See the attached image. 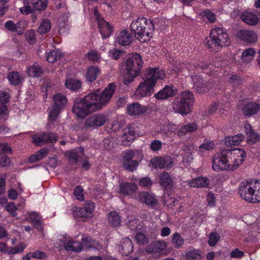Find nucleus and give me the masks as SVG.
<instances>
[{
	"label": "nucleus",
	"mask_w": 260,
	"mask_h": 260,
	"mask_svg": "<svg viewBox=\"0 0 260 260\" xmlns=\"http://www.w3.org/2000/svg\"><path fill=\"white\" fill-rule=\"evenodd\" d=\"M115 89L114 83H110L100 93H90L81 99H76L72 108L78 117L83 118L88 114L102 108L109 102Z\"/></svg>",
	"instance_id": "f257e3e1"
},
{
	"label": "nucleus",
	"mask_w": 260,
	"mask_h": 260,
	"mask_svg": "<svg viewBox=\"0 0 260 260\" xmlns=\"http://www.w3.org/2000/svg\"><path fill=\"white\" fill-rule=\"evenodd\" d=\"M246 156L242 149H221L213 158L212 168L216 172L235 170Z\"/></svg>",
	"instance_id": "f03ea898"
},
{
	"label": "nucleus",
	"mask_w": 260,
	"mask_h": 260,
	"mask_svg": "<svg viewBox=\"0 0 260 260\" xmlns=\"http://www.w3.org/2000/svg\"><path fill=\"white\" fill-rule=\"evenodd\" d=\"M165 77L164 70L159 68L148 69L143 77L144 81L141 82L135 92L138 98L150 95L154 92L153 87L157 79H162Z\"/></svg>",
	"instance_id": "7ed1b4c3"
},
{
	"label": "nucleus",
	"mask_w": 260,
	"mask_h": 260,
	"mask_svg": "<svg viewBox=\"0 0 260 260\" xmlns=\"http://www.w3.org/2000/svg\"><path fill=\"white\" fill-rule=\"evenodd\" d=\"M131 28L135 35H137V38L139 41L146 42L151 37L154 27L151 20L141 17L132 22Z\"/></svg>",
	"instance_id": "20e7f679"
},
{
	"label": "nucleus",
	"mask_w": 260,
	"mask_h": 260,
	"mask_svg": "<svg viewBox=\"0 0 260 260\" xmlns=\"http://www.w3.org/2000/svg\"><path fill=\"white\" fill-rule=\"evenodd\" d=\"M194 103L193 93L190 91L182 92L173 102V109L176 113L182 115L190 112L191 107Z\"/></svg>",
	"instance_id": "39448f33"
},
{
	"label": "nucleus",
	"mask_w": 260,
	"mask_h": 260,
	"mask_svg": "<svg viewBox=\"0 0 260 260\" xmlns=\"http://www.w3.org/2000/svg\"><path fill=\"white\" fill-rule=\"evenodd\" d=\"M230 40L229 35L222 28H216L212 29L210 34V40L206 43L209 49L213 47H223L229 46Z\"/></svg>",
	"instance_id": "423d86ee"
},
{
	"label": "nucleus",
	"mask_w": 260,
	"mask_h": 260,
	"mask_svg": "<svg viewBox=\"0 0 260 260\" xmlns=\"http://www.w3.org/2000/svg\"><path fill=\"white\" fill-rule=\"evenodd\" d=\"M141 56L138 53L131 54L125 61L127 73L134 76H137L142 67Z\"/></svg>",
	"instance_id": "0eeeda50"
},
{
	"label": "nucleus",
	"mask_w": 260,
	"mask_h": 260,
	"mask_svg": "<svg viewBox=\"0 0 260 260\" xmlns=\"http://www.w3.org/2000/svg\"><path fill=\"white\" fill-rule=\"evenodd\" d=\"M254 182L243 181L238 188L241 198L250 203H253Z\"/></svg>",
	"instance_id": "6e6552de"
},
{
	"label": "nucleus",
	"mask_w": 260,
	"mask_h": 260,
	"mask_svg": "<svg viewBox=\"0 0 260 260\" xmlns=\"http://www.w3.org/2000/svg\"><path fill=\"white\" fill-rule=\"evenodd\" d=\"M194 90L198 93H204L212 87L211 82L204 79L200 75L191 76Z\"/></svg>",
	"instance_id": "1a4fd4ad"
},
{
	"label": "nucleus",
	"mask_w": 260,
	"mask_h": 260,
	"mask_svg": "<svg viewBox=\"0 0 260 260\" xmlns=\"http://www.w3.org/2000/svg\"><path fill=\"white\" fill-rule=\"evenodd\" d=\"M108 120L107 116L103 114H93L86 119L85 126L87 127L96 128L103 126Z\"/></svg>",
	"instance_id": "9d476101"
},
{
	"label": "nucleus",
	"mask_w": 260,
	"mask_h": 260,
	"mask_svg": "<svg viewBox=\"0 0 260 260\" xmlns=\"http://www.w3.org/2000/svg\"><path fill=\"white\" fill-rule=\"evenodd\" d=\"M65 155L68 158L69 164L72 166H74L83 159L84 156V149L81 147H76L74 149L67 151Z\"/></svg>",
	"instance_id": "9b49d317"
},
{
	"label": "nucleus",
	"mask_w": 260,
	"mask_h": 260,
	"mask_svg": "<svg viewBox=\"0 0 260 260\" xmlns=\"http://www.w3.org/2000/svg\"><path fill=\"white\" fill-rule=\"evenodd\" d=\"M32 139L33 142L41 146L45 143L56 142L58 136L52 132H45L40 135H35Z\"/></svg>",
	"instance_id": "f8f14e48"
},
{
	"label": "nucleus",
	"mask_w": 260,
	"mask_h": 260,
	"mask_svg": "<svg viewBox=\"0 0 260 260\" xmlns=\"http://www.w3.org/2000/svg\"><path fill=\"white\" fill-rule=\"evenodd\" d=\"M150 162L154 168L155 169H170L174 164L173 159L170 157H156L152 158Z\"/></svg>",
	"instance_id": "ddd939ff"
},
{
	"label": "nucleus",
	"mask_w": 260,
	"mask_h": 260,
	"mask_svg": "<svg viewBox=\"0 0 260 260\" xmlns=\"http://www.w3.org/2000/svg\"><path fill=\"white\" fill-rule=\"evenodd\" d=\"M94 208V204L92 202H87L84 204L83 207H75L74 211L75 216L80 217H89Z\"/></svg>",
	"instance_id": "4468645a"
},
{
	"label": "nucleus",
	"mask_w": 260,
	"mask_h": 260,
	"mask_svg": "<svg viewBox=\"0 0 260 260\" xmlns=\"http://www.w3.org/2000/svg\"><path fill=\"white\" fill-rule=\"evenodd\" d=\"M127 114L131 116H138L145 113L148 108L146 106L142 105L138 103H133L127 106Z\"/></svg>",
	"instance_id": "2eb2a0df"
},
{
	"label": "nucleus",
	"mask_w": 260,
	"mask_h": 260,
	"mask_svg": "<svg viewBox=\"0 0 260 260\" xmlns=\"http://www.w3.org/2000/svg\"><path fill=\"white\" fill-rule=\"evenodd\" d=\"M136 199L151 208L156 206L158 204L157 200L155 196L148 192H139Z\"/></svg>",
	"instance_id": "dca6fc26"
},
{
	"label": "nucleus",
	"mask_w": 260,
	"mask_h": 260,
	"mask_svg": "<svg viewBox=\"0 0 260 260\" xmlns=\"http://www.w3.org/2000/svg\"><path fill=\"white\" fill-rule=\"evenodd\" d=\"M159 183L166 190H172L174 185L172 176L166 172H163L160 174Z\"/></svg>",
	"instance_id": "f3484780"
},
{
	"label": "nucleus",
	"mask_w": 260,
	"mask_h": 260,
	"mask_svg": "<svg viewBox=\"0 0 260 260\" xmlns=\"http://www.w3.org/2000/svg\"><path fill=\"white\" fill-rule=\"evenodd\" d=\"M177 89L172 85L166 86L162 89L155 94L154 97L157 100H165L175 95Z\"/></svg>",
	"instance_id": "a211bd4d"
},
{
	"label": "nucleus",
	"mask_w": 260,
	"mask_h": 260,
	"mask_svg": "<svg viewBox=\"0 0 260 260\" xmlns=\"http://www.w3.org/2000/svg\"><path fill=\"white\" fill-rule=\"evenodd\" d=\"M133 37L132 33L126 30H123L118 34L116 42L121 46L128 45L133 41Z\"/></svg>",
	"instance_id": "6ab92c4d"
},
{
	"label": "nucleus",
	"mask_w": 260,
	"mask_h": 260,
	"mask_svg": "<svg viewBox=\"0 0 260 260\" xmlns=\"http://www.w3.org/2000/svg\"><path fill=\"white\" fill-rule=\"evenodd\" d=\"M100 32L103 39L109 38L113 31V27L104 19L98 22Z\"/></svg>",
	"instance_id": "aec40b11"
},
{
	"label": "nucleus",
	"mask_w": 260,
	"mask_h": 260,
	"mask_svg": "<svg viewBox=\"0 0 260 260\" xmlns=\"http://www.w3.org/2000/svg\"><path fill=\"white\" fill-rule=\"evenodd\" d=\"M241 20L245 23L254 26L258 22L257 16L252 12L245 11L241 13L240 15Z\"/></svg>",
	"instance_id": "412c9836"
},
{
	"label": "nucleus",
	"mask_w": 260,
	"mask_h": 260,
	"mask_svg": "<svg viewBox=\"0 0 260 260\" xmlns=\"http://www.w3.org/2000/svg\"><path fill=\"white\" fill-rule=\"evenodd\" d=\"M237 35L240 40L247 43H254L257 40L256 34L251 30H240L238 32Z\"/></svg>",
	"instance_id": "4be33fe9"
},
{
	"label": "nucleus",
	"mask_w": 260,
	"mask_h": 260,
	"mask_svg": "<svg viewBox=\"0 0 260 260\" xmlns=\"http://www.w3.org/2000/svg\"><path fill=\"white\" fill-rule=\"evenodd\" d=\"M244 128L247 136V142L249 144H252L260 141V135L252 129L250 124H245Z\"/></svg>",
	"instance_id": "5701e85b"
},
{
	"label": "nucleus",
	"mask_w": 260,
	"mask_h": 260,
	"mask_svg": "<svg viewBox=\"0 0 260 260\" xmlns=\"http://www.w3.org/2000/svg\"><path fill=\"white\" fill-rule=\"evenodd\" d=\"M166 243L162 241H156L152 242L146 247V251L148 253L152 254L159 252L165 249Z\"/></svg>",
	"instance_id": "b1692460"
},
{
	"label": "nucleus",
	"mask_w": 260,
	"mask_h": 260,
	"mask_svg": "<svg viewBox=\"0 0 260 260\" xmlns=\"http://www.w3.org/2000/svg\"><path fill=\"white\" fill-rule=\"evenodd\" d=\"M48 110L49 112V122L47 125V129H49L54 125V123L56 120L61 109L53 105L51 107L49 108Z\"/></svg>",
	"instance_id": "393cba45"
},
{
	"label": "nucleus",
	"mask_w": 260,
	"mask_h": 260,
	"mask_svg": "<svg viewBox=\"0 0 260 260\" xmlns=\"http://www.w3.org/2000/svg\"><path fill=\"white\" fill-rule=\"evenodd\" d=\"M142 158V155L138 150L127 149L123 152V162L135 159L141 160Z\"/></svg>",
	"instance_id": "a878e982"
},
{
	"label": "nucleus",
	"mask_w": 260,
	"mask_h": 260,
	"mask_svg": "<svg viewBox=\"0 0 260 260\" xmlns=\"http://www.w3.org/2000/svg\"><path fill=\"white\" fill-rule=\"evenodd\" d=\"M24 5H31L34 11H41L46 9L48 5V1L42 0H23Z\"/></svg>",
	"instance_id": "bb28decb"
},
{
	"label": "nucleus",
	"mask_w": 260,
	"mask_h": 260,
	"mask_svg": "<svg viewBox=\"0 0 260 260\" xmlns=\"http://www.w3.org/2000/svg\"><path fill=\"white\" fill-rule=\"evenodd\" d=\"M245 139V136L241 134L233 136L227 137L225 138L224 143L228 147H233L239 145Z\"/></svg>",
	"instance_id": "cd10ccee"
},
{
	"label": "nucleus",
	"mask_w": 260,
	"mask_h": 260,
	"mask_svg": "<svg viewBox=\"0 0 260 260\" xmlns=\"http://www.w3.org/2000/svg\"><path fill=\"white\" fill-rule=\"evenodd\" d=\"M137 189V186L134 183H122L119 185V193L123 195H130Z\"/></svg>",
	"instance_id": "c85d7f7f"
},
{
	"label": "nucleus",
	"mask_w": 260,
	"mask_h": 260,
	"mask_svg": "<svg viewBox=\"0 0 260 260\" xmlns=\"http://www.w3.org/2000/svg\"><path fill=\"white\" fill-rule=\"evenodd\" d=\"M6 146L5 151L0 152V166L4 167L8 166L10 164V159L6 155L7 153H11L12 149L7 143H0Z\"/></svg>",
	"instance_id": "c756f323"
},
{
	"label": "nucleus",
	"mask_w": 260,
	"mask_h": 260,
	"mask_svg": "<svg viewBox=\"0 0 260 260\" xmlns=\"http://www.w3.org/2000/svg\"><path fill=\"white\" fill-rule=\"evenodd\" d=\"M260 109V105L255 103H250L243 108V112L245 116H251L256 114Z\"/></svg>",
	"instance_id": "7c9ffc66"
},
{
	"label": "nucleus",
	"mask_w": 260,
	"mask_h": 260,
	"mask_svg": "<svg viewBox=\"0 0 260 260\" xmlns=\"http://www.w3.org/2000/svg\"><path fill=\"white\" fill-rule=\"evenodd\" d=\"M209 184V179L203 177L196 178L188 183L189 186L192 187H207Z\"/></svg>",
	"instance_id": "2f4dec72"
},
{
	"label": "nucleus",
	"mask_w": 260,
	"mask_h": 260,
	"mask_svg": "<svg viewBox=\"0 0 260 260\" xmlns=\"http://www.w3.org/2000/svg\"><path fill=\"white\" fill-rule=\"evenodd\" d=\"M64 247L67 251H72L74 252H80L83 249V246L79 242L72 240H69L64 243Z\"/></svg>",
	"instance_id": "473e14b6"
},
{
	"label": "nucleus",
	"mask_w": 260,
	"mask_h": 260,
	"mask_svg": "<svg viewBox=\"0 0 260 260\" xmlns=\"http://www.w3.org/2000/svg\"><path fill=\"white\" fill-rule=\"evenodd\" d=\"M198 128L197 124L194 122L188 123L182 126L177 132V135L182 137L189 133L193 132Z\"/></svg>",
	"instance_id": "72a5a7b5"
},
{
	"label": "nucleus",
	"mask_w": 260,
	"mask_h": 260,
	"mask_svg": "<svg viewBox=\"0 0 260 260\" xmlns=\"http://www.w3.org/2000/svg\"><path fill=\"white\" fill-rule=\"evenodd\" d=\"M53 100L54 102L53 106L61 110L65 108L67 104L66 97L61 93L55 94L53 97Z\"/></svg>",
	"instance_id": "f704fd0d"
},
{
	"label": "nucleus",
	"mask_w": 260,
	"mask_h": 260,
	"mask_svg": "<svg viewBox=\"0 0 260 260\" xmlns=\"http://www.w3.org/2000/svg\"><path fill=\"white\" fill-rule=\"evenodd\" d=\"M121 251L125 255H129L133 251V245L131 240L128 239H124L120 245Z\"/></svg>",
	"instance_id": "c9c22d12"
},
{
	"label": "nucleus",
	"mask_w": 260,
	"mask_h": 260,
	"mask_svg": "<svg viewBox=\"0 0 260 260\" xmlns=\"http://www.w3.org/2000/svg\"><path fill=\"white\" fill-rule=\"evenodd\" d=\"M43 73L44 70L42 67L36 63L28 69V74L30 77H40Z\"/></svg>",
	"instance_id": "e433bc0d"
},
{
	"label": "nucleus",
	"mask_w": 260,
	"mask_h": 260,
	"mask_svg": "<svg viewBox=\"0 0 260 260\" xmlns=\"http://www.w3.org/2000/svg\"><path fill=\"white\" fill-rule=\"evenodd\" d=\"M48 153V149L42 148L35 154L30 155L28 158V161L30 163H33L37 161H40L43 159Z\"/></svg>",
	"instance_id": "4c0bfd02"
},
{
	"label": "nucleus",
	"mask_w": 260,
	"mask_h": 260,
	"mask_svg": "<svg viewBox=\"0 0 260 260\" xmlns=\"http://www.w3.org/2000/svg\"><path fill=\"white\" fill-rule=\"evenodd\" d=\"M108 222L113 226L117 227L120 225L121 217L116 211H111L108 214Z\"/></svg>",
	"instance_id": "58836bf2"
},
{
	"label": "nucleus",
	"mask_w": 260,
	"mask_h": 260,
	"mask_svg": "<svg viewBox=\"0 0 260 260\" xmlns=\"http://www.w3.org/2000/svg\"><path fill=\"white\" fill-rule=\"evenodd\" d=\"M8 79L13 85H18L23 80L22 76L17 72H12L8 74Z\"/></svg>",
	"instance_id": "ea45409f"
},
{
	"label": "nucleus",
	"mask_w": 260,
	"mask_h": 260,
	"mask_svg": "<svg viewBox=\"0 0 260 260\" xmlns=\"http://www.w3.org/2000/svg\"><path fill=\"white\" fill-rule=\"evenodd\" d=\"M99 73L100 71L98 68L93 66L89 67L86 74V80L89 82L94 81L97 78Z\"/></svg>",
	"instance_id": "a19ab883"
},
{
	"label": "nucleus",
	"mask_w": 260,
	"mask_h": 260,
	"mask_svg": "<svg viewBox=\"0 0 260 260\" xmlns=\"http://www.w3.org/2000/svg\"><path fill=\"white\" fill-rule=\"evenodd\" d=\"M29 217L35 227L37 230L41 231L43 229V228L42 225L41 216L37 212H31L29 214Z\"/></svg>",
	"instance_id": "79ce46f5"
},
{
	"label": "nucleus",
	"mask_w": 260,
	"mask_h": 260,
	"mask_svg": "<svg viewBox=\"0 0 260 260\" xmlns=\"http://www.w3.org/2000/svg\"><path fill=\"white\" fill-rule=\"evenodd\" d=\"M82 241L83 243V245L82 246L86 249H89L90 248H96L101 246L98 242L90 237H83L82 239Z\"/></svg>",
	"instance_id": "37998d69"
},
{
	"label": "nucleus",
	"mask_w": 260,
	"mask_h": 260,
	"mask_svg": "<svg viewBox=\"0 0 260 260\" xmlns=\"http://www.w3.org/2000/svg\"><path fill=\"white\" fill-rule=\"evenodd\" d=\"M65 85L68 89L72 90H77L81 87V82L79 80L69 78L66 80Z\"/></svg>",
	"instance_id": "c03bdc74"
},
{
	"label": "nucleus",
	"mask_w": 260,
	"mask_h": 260,
	"mask_svg": "<svg viewBox=\"0 0 260 260\" xmlns=\"http://www.w3.org/2000/svg\"><path fill=\"white\" fill-rule=\"evenodd\" d=\"M140 159H133L132 160L123 162L122 166L123 168L129 172H133L135 171L139 165V161H140Z\"/></svg>",
	"instance_id": "a18cd8bd"
},
{
	"label": "nucleus",
	"mask_w": 260,
	"mask_h": 260,
	"mask_svg": "<svg viewBox=\"0 0 260 260\" xmlns=\"http://www.w3.org/2000/svg\"><path fill=\"white\" fill-rule=\"evenodd\" d=\"M63 56L61 53L58 50H54L49 52L47 56V60L50 63H53Z\"/></svg>",
	"instance_id": "49530a36"
},
{
	"label": "nucleus",
	"mask_w": 260,
	"mask_h": 260,
	"mask_svg": "<svg viewBox=\"0 0 260 260\" xmlns=\"http://www.w3.org/2000/svg\"><path fill=\"white\" fill-rule=\"evenodd\" d=\"M255 54V51L252 48H248L244 50L241 55V59L243 62L247 63L251 60Z\"/></svg>",
	"instance_id": "de8ad7c7"
},
{
	"label": "nucleus",
	"mask_w": 260,
	"mask_h": 260,
	"mask_svg": "<svg viewBox=\"0 0 260 260\" xmlns=\"http://www.w3.org/2000/svg\"><path fill=\"white\" fill-rule=\"evenodd\" d=\"M185 256L187 260H201L202 258L200 250L197 249L187 251Z\"/></svg>",
	"instance_id": "09e8293b"
},
{
	"label": "nucleus",
	"mask_w": 260,
	"mask_h": 260,
	"mask_svg": "<svg viewBox=\"0 0 260 260\" xmlns=\"http://www.w3.org/2000/svg\"><path fill=\"white\" fill-rule=\"evenodd\" d=\"M51 27L50 21L48 19H44L38 28V32L40 34L48 32Z\"/></svg>",
	"instance_id": "8fccbe9b"
},
{
	"label": "nucleus",
	"mask_w": 260,
	"mask_h": 260,
	"mask_svg": "<svg viewBox=\"0 0 260 260\" xmlns=\"http://www.w3.org/2000/svg\"><path fill=\"white\" fill-rule=\"evenodd\" d=\"M253 203L260 202V180L253 183Z\"/></svg>",
	"instance_id": "3c124183"
},
{
	"label": "nucleus",
	"mask_w": 260,
	"mask_h": 260,
	"mask_svg": "<svg viewBox=\"0 0 260 260\" xmlns=\"http://www.w3.org/2000/svg\"><path fill=\"white\" fill-rule=\"evenodd\" d=\"M177 129L176 126L173 123H166L162 126L160 132L165 134H169L174 132Z\"/></svg>",
	"instance_id": "603ef678"
},
{
	"label": "nucleus",
	"mask_w": 260,
	"mask_h": 260,
	"mask_svg": "<svg viewBox=\"0 0 260 260\" xmlns=\"http://www.w3.org/2000/svg\"><path fill=\"white\" fill-rule=\"evenodd\" d=\"M172 242L174 244L176 248H179L184 244V240L179 233H176L173 235Z\"/></svg>",
	"instance_id": "864d4df0"
},
{
	"label": "nucleus",
	"mask_w": 260,
	"mask_h": 260,
	"mask_svg": "<svg viewBox=\"0 0 260 260\" xmlns=\"http://www.w3.org/2000/svg\"><path fill=\"white\" fill-rule=\"evenodd\" d=\"M124 135L127 141H131L135 139V132L133 127H128L124 129Z\"/></svg>",
	"instance_id": "5fc2aeb1"
},
{
	"label": "nucleus",
	"mask_w": 260,
	"mask_h": 260,
	"mask_svg": "<svg viewBox=\"0 0 260 260\" xmlns=\"http://www.w3.org/2000/svg\"><path fill=\"white\" fill-rule=\"evenodd\" d=\"M220 239V235L216 232H212L209 236V244L211 246H215Z\"/></svg>",
	"instance_id": "6e6d98bb"
},
{
	"label": "nucleus",
	"mask_w": 260,
	"mask_h": 260,
	"mask_svg": "<svg viewBox=\"0 0 260 260\" xmlns=\"http://www.w3.org/2000/svg\"><path fill=\"white\" fill-rule=\"evenodd\" d=\"M214 144L213 142L204 140V142L201 144L199 147V149L201 151L205 150H210L214 148Z\"/></svg>",
	"instance_id": "4d7b16f0"
},
{
	"label": "nucleus",
	"mask_w": 260,
	"mask_h": 260,
	"mask_svg": "<svg viewBox=\"0 0 260 260\" xmlns=\"http://www.w3.org/2000/svg\"><path fill=\"white\" fill-rule=\"evenodd\" d=\"M5 209L13 217L17 216L16 210L18 208L14 202L9 203L6 206Z\"/></svg>",
	"instance_id": "13d9d810"
},
{
	"label": "nucleus",
	"mask_w": 260,
	"mask_h": 260,
	"mask_svg": "<svg viewBox=\"0 0 260 260\" xmlns=\"http://www.w3.org/2000/svg\"><path fill=\"white\" fill-rule=\"evenodd\" d=\"M83 189L81 186H77L74 189V195L76 199L79 201L84 200V196L83 194Z\"/></svg>",
	"instance_id": "bf43d9fd"
},
{
	"label": "nucleus",
	"mask_w": 260,
	"mask_h": 260,
	"mask_svg": "<svg viewBox=\"0 0 260 260\" xmlns=\"http://www.w3.org/2000/svg\"><path fill=\"white\" fill-rule=\"evenodd\" d=\"M8 108L6 105H0V120L6 121L8 116Z\"/></svg>",
	"instance_id": "052dcab7"
},
{
	"label": "nucleus",
	"mask_w": 260,
	"mask_h": 260,
	"mask_svg": "<svg viewBox=\"0 0 260 260\" xmlns=\"http://www.w3.org/2000/svg\"><path fill=\"white\" fill-rule=\"evenodd\" d=\"M88 59L92 61H98L100 57L99 53L95 50L91 51L86 54Z\"/></svg>",
	"instance_id": "680f3d73"
},
{
	"label": "nucleus",
	"mask_w": 260,
	"mask_h": 260,
	"mask_svg": "<svg viewBox=\"0 0 260 260\" xmlns=\"http://www.w3.org/2000/svg\"><path fill=\"white\" fill-rule=\"evenodd\" d=\"M135 238L138 243L141 244H147L148 242V239L142 232L138 233L136 235Z\"/></svg>",
	"instance_id": "e2e57ef3"
},
{
	"label": "nucleus",
	"mask_w": 260,
	"mask_h": 260,
	"mask_svg": "<svg viewBox=\"0 0 260 260\" xmlns=\"http://www.w3.org/2000/svg\"><path fill=\"white\" fill-rule=\"evenodd\" d=\"M202 15L203 17L207 19L210 22H214L215 21V15L212 12L209 10H206L203 11Z\"/></svg>",
	"instance_id": "0e129e2a"
},
{
	"label": "nucleus",
	"mask_w": 260,
	"mask_h": 260,
	"mask_svg": "<svg viewBox=\"0 0 260 260\" xmlns=\"http://www.w3.org/2000/svg\"><path fill=\"white\" fill-rule=\"evenodd\" d=\"M230 81L233 86H238L243 83V80L237 75H232L230 78Z\"/></svg>",
	"instance_id": "69168bd1"
},
{
	"label": "nucleus",
	"mask_w": 260,
	"mask_h": 260,
	"mask_svg": "<svg viewBox=\"0 0 260 260\" xmlns=\"http://www.w3.org/2000/svg\"><path fill=\"white\" fill-rule=\"evenodd\" d=\"M5 26L8 30L11 31H15L17 30L19 28V23L15 24L12 21L9 20L6 22Z\"/></svg>",
	"instance_id": "338daca9"
},
{
	"label": "nucleus",
	"mask_w": 260,
	"mask_h": 260,
	"mask_svg": "<svg viewBox=\"0 0 260 260\" xmlns=\"http://www.w3.org/2000/svg\"><path fill=\"white\" fill-rule=\"evenodd\" d=\"M123 51L116 49H113L109 51V55L113 59H117L122 55Z\"/></svg>",
	"instance_id": "774afa93"
}]
</instances>
